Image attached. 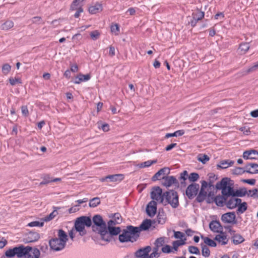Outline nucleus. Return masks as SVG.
Here are the masks:
<instances>
[{
  "label": "nucleus",
  "instance_id": "obj_1",
  "mask_svg": "<svg viewBox=\"0 0 258 258\" xmlns=\"http://www.w3.org/2000/svg\"><path fill=\"white\" fill-rule=\"evenodd\" d=\"M57 236L49 241L50 248L55 251H60L64 248L68 240V235L62 229L57 230Z\"/></svg>",
  "mask_w": 258,
  "mask_h": 258
},
{
  "label": "nucleus",
  "instance_id": "obj_2",
  "mask_svg": "<svg viewBox=\"0 0 258 258\" xmlns=\"http://www.w3.org/2000/svg\"><path fill=\"white\" fill-rule=\"evenodd\" d=\"M140 230L138 227L128 226L119 236V240L121 242L136 241L139 236Z\"/></svg>",
  "mask_w": 258,
  "mask_h": 258
},
{
  "label": "nucleus",
  "instance_id": "obj_3",
  "mask_svg": "<svg viewBox=\"0 0 258 258\" xmlns=\"http://www.w3.org/2000/svg\"><path fill=\"white\" fill-rule=\"evenodd\" d=\"M233 185L232 180L228 178H224L216 183V188L221 189L222 194L226 197H230L231 196H234L235 190L233 189Z\"/></svg>",
  "mask_w": 258,
  "mask_h": 258
},
{
  "label": "nucleus",
  "instance_id": "obj_4",
  "mask_svg": "<svg viewBox=\"0 0 258 258\" xmlns=\"http://www.w3.org/2000/svg\"><path fill=\"white\" fill-rule=\"evenodd\" d=\"M92 224L90 218L86 216H82L78 218L75 222V230L79 233L80 235L83 236L86 234L85 229V226L90 227Z\"/></svg>",
  "mask_w": 258,
  "mask_h": 258
},
{
  "label": "nucleus",
  "instance_id": "obj_5",
  "mask_svg": "<svg viewBox=\"0 0 258 258\" xmlns=\"http://www.w3.org/2000/svg\"><path fill=\"white\" fill-rule=\"evenodd\" d=\"M17 248L22 249V253L19 256V258H39L40 256V251L37 248H32L31 247L23 245L18 246Z\"/></svg>",
  "mask_w": 258,
  "mask_h": 258
},
{
  "label": "nucleus",
  "instance_id": "obj_6",
  "mask_svg": "<svg viewBox=\"0 0 258 258\" xmlns=\"http://www.w3.org/2000/svg\"><path fill=\"white\" fill-rule=\"evenodd\" d=\"M164 198L166 201L173 208L178 207V197L177 193L173 190H170L164 193Z\"/></svg>",
  "mask_w": 258,
  "mask_h": 258
},
{
  "label": "nucleus",
  "instance_id": "obj_7",
  "mask_svg": "<svg viewBox=\"0 0 258 258\" xmlns=\"http://www.w3.org/2000/svg\"><path fill=\"white\" fill-rule=\"evenodd\" d=\"M208 187V183L205 181H203L202 182L201 189L200 190V193L197 197V200L198 202H201L203 201L206 197L208 196V202L211 203L210 198L213 197L214 195V192L210 191L208 194L207 191L206 190V188Z\"/></svg>",
  "mask_w": 258,
  "mask_h": 258
},
{
  "label": "nucleus",
  "instance_id": "obj_8",
  "mask_svg": "<svg viewBox=\"0 0 258 258\" xmlns=\"http://www.w3.org/2000/svg\"><path fill=\"white\" fill-rule=\"evenodd\" d=\"M151 197L153 201H156L157 203H163L164 194L162 195V190L160 187H155L151 192Z\"/></svg>",
  "mask_w": 258,
  "mask_h": 258
},
{
  "label": "nucleus",
  "instance_id": "obj_9",
  "mask_svg": "<svg viewBox=\"0 0 258 258\" xmlns=\"http://www.w3.org/2000/svg\"><path fill=\"white\" fill-rule=\"evenodd\" d=\"M226 199L225 205L228 208L230 209L236 207L241 202V200L237 198L235 196H231Z\"/></svg>",
  "mask_w": 258,
  "mask_h": 258
},
{
  "label": "nucleus",
  "instance_id": "obj_10",
  "mask_svg": "<svg viewBox=\"0 0 258 258\" xmlns=\"http://www.w3.org/2000/svg\"><path fill=\"white\" fill-rule=\"evenodd\" d=\"M199 184L197 183H192L189 185L186 190V195L188 198L189 199H192L196 196L199 189Z\"/></svg>",
  "mask_w": 258,
  "mask_h": 258
},
{
  "label": "nucleus",
  "instance_id": "obj_11",
  "mask_svg": "<svg viewBox=\"0 0 258 258\" xmlns=\"http://www.w3.org/2000/svg\"><path fill=\"white\" fill-rule=\"evenodd\" d=\"M22 249H19L17 247H15L7 250L5 252V254L2 256L1 258H12L15 256L19 257V256H20L22 253Z\"/></svg>",
  "mask_w": 258,
  "mask_h": 258
},
{
  "label": "nucleus",
  "instance_id": "obj_12",
  "mask_svg": "<svg viewBox=\"0 0 258 258\" xmlns=\"http://www.w3.org/2000/svg\"><path fill=\"white\" fill-rule=\"evenodd\" d=\"M92 221L94 224L97 226V229L98 231L106 227V223L103 221L102 217L99 215L94 216Z\"/></svg>",
  "mask_w": 258,
  "mask_h": 258
},
{
  "label": "nucleus",
  "instance_id": "obj_13",
  "mask_svg": "<svg viewBox=\"0 0 258 258\" xmlns=\"http://www.w3.org/2000/svg\"><path fill=\"white\" fill-rule=\"evenodd\" d=\"M235 218L234 212H228L222 215L221 220L225 223H235Z\"/></svg>",
  "mask_w": 258,
  "mask_h": 258
},
{
  "label": "nucleus",
  "instance_id": "obj_14",
  "mask_svg": "<svg viewBox=\"0 0 258 258\" xmlns=\"http://www.w3.org/2000/svg\"><path fill=\"white\" fill-rule=\"evenodd\" d=\"M157 211V202L154 201H151L147 205L146 212L150 217H153Z\"/></svg>",
  "mask_w": 258,
  "mask_h": 258
},
{
  "label": "nucleus",
  "instance_id": "obj_15",
  "mask_svg": "<svg viewBox=\"0 0 258 258\" xmlns=\"http://www.w3.org/2000/svg\"><path fill=\"white\" fill-rule=\"evenodd\" d=\"M170 173V169L167 167H164L160 169L152 178L153 181H156L162 179V177L166 176V175Z\"/></svg>",
  "mask_w": 258,
  "mask_h": 258
},
{
  "label": "nucleus",
  "instance_id": "obj_16",
  "mask_svg": "<svg viewBox=\"0 0 258 258\" xmlns=\"http://www.w3.org/2000/svg\"><path fill=\"white\" fill-rule=\"evenodd\" d=\"M147 248H149L147 254V258H158L160 256L161 252L159 251V249L158 248L154 247L152 249V252L150 255L149 254V253L152 249L151 247L150 246H147L143 248H140L139 250H143Z\"/></svg>",
  "mask_w": 258,
  "mask_h": 258
},
{
  "label": "nucleus",
  "instance_id": "obj_17",
  "mask_svg": "<svg viewBox=\"0 0 258 258\" xmlns=\"http://www.w3.org/2000/svg\"><path fill=\"white\" fill-rule=\"evenodd\" d=\"M209 228L211 231L216 233H222L223 227L218 221H212L210 223Z\"/></svg>",
  "mask_w": 258,
  "mask_h": 258
},
{
  "label": "nucleus",
  "instance_id": "obj_18",
  "mask_svg": "<svg viewBox=\"0 0 258 258\" xmlns=\"http://www.w3.org/2000/svg\"><path fill=\"white\" fill-rule=\"evenodd\" d=\"M162 184L165 187H170L177 182L176 179L172 176L162 177Z\"/></svg>",
  "mask_w": 258,
  "mask_h": 258
},
{
  "label": "nucleus",
  "instance_id": "obj_19",
  "mask_svg": "<svg viewBox=\"0 0 258 258\" xmlns=\"http://www.w3.org/2000/svg\"><path fill=\"white\" fill-rule=\"evenodd\" d=\"M243 157L245 159H256L258 158V152L254 150L246 151L243 154Z\"/></svg>",
  "mask_w": 258,
  "mask_h": 258
},
{
  "label": "nucleus",
  "instance_id": "obj_20",
  "mask_svg": "<svg viewBox=\"0 0 258 258\" xmlns=\"http://www.w3.org/2000/svg\"><path fill=\"white\" fill-rule=\"evenodd\" d=\"M246 172L251 174L258 173V164L255 163H249L245 167Z\"/></svg>",
  "mask_w": 258,
  "mask_h": 258
},
{
  "label": "nucleus",
  "instance_id": "obj_21",
  "mask_svg": "<svg viewBox=\"0 0 258 258\" xmlns=\"http://www.w3.org/2000/svg\"><path fill=\"white\" fill-rule=\"evenodd\" d=\"M227 197L224 196L222 194L221 196H217L214 198V201L217 206L219 207H223L225 205Z\"/></svg>",
  "mask_w": 258,
  "mask_h": 258
},
{
  "label": "nucleus",
  "instance_id": "obj_22",
  "mask_svg": "<svg viewBox=\"0 0 258 258\" xmlns=\"http://www.w3.org/2000/svg\"><path fill=\"white\" fill-rule=\"evenodd\" d=\"M90 78L91 77L89 74L83 75L82 74H80L76 77L74 83L76 84H79L81 82L88 81Z\"/></svg>",
  "mask_w": 258,
  "mask_h": 258
},
{
  "label": "nucleus",
  "instance_id": "obj_23",
  "mask_svg": "<svg viewBox=\"0 0 258 258\" xmlns=\"http://www.w3.org/2000/svg\"><path fill=\"white\" fill-rule=\"evenodd\" d=\"M98 232L100 233L101 238L103 240L106 241H109L110 240V234L108 232L107 227L101 230H99Z\"/></svg>",
  "mask_w": 258,
  "mask_h": 258
},
{
  "label": "nucleus",
  "instance_id": "obj_24",
  "mask_svg": "<svg viewBox=\"0 0 258 258\" xmlns=\"http://www.w3.org/2000/svg\"><path fill=\"white\" fill-rule=\"evenodd\" d=\"M14 26L13 21L10 20H7L1 26V29L3 31H8L12 29Z\"/></svg>",
  "mask_w": 258,
  "mask_h": 258
},
{
  "label": "nucleus",
  "instance_id": "obj_25",
  "mask_svg": "<svg viewBox=\"0 0 258 258\" xmlns=\"http://www.w3.org/2000/svg\"><path fill=\"white\" fill-rule=\"evenodd\" d=\"M102 10V5L100 4H96L94 6H90L89 8V12L92 14H95Z\"/></svg>",
  "mask_w": 258,
  "mask_h": 258
},
{
  "label": "nucleus",
  "instance_id": "obj_26",
  "mask_svg": "<svg viewBox=\"0 0 258 258\" xmlns=\"http://www.w3.org/2000/svg\"><path fill=\"white\" fill-rule=\"evenodd\" d=\"M123 178L124 176L122 174L110 175L106 176V178H108L111 182L120 181L123 179Z\"/></svg>",
  "mask_w": 258,
  "mask_h": 258
},
{
  "label": "nucleus",
  "instance_id": "obj_27",
  "mask_svg": "<svg viewBox=\"0 0 258 258\" xmlns=\"http://www.w3.org/2000/svg\"><path fill=\"white\" fill-rule=\"evenodd\" d=\"M113 225L108 223V230L110 235H116L120 232V229L119 227H114Z\"/></svg>",
  "mask_w": 258,
  "mask_h": 258
},
{
  "label": "nucleus",
  "instance_id": "obj_28",
  "mask_svg": "<svg viewBox=\"0 0 258 258\" xmlns=\"http://www.w3.org/2000/svg\"><path fill=\"white\" fill-rule=\"evenodd\" d=\"M39 238H40V236L38 233L31 232L28 234L27 238V242H34V241L38 240Z\"/></svg>",
  "mask_w": 258,
  "mask_h": 258
},
{
  "label": "nucleus",
  "instance_id": "obj_29",
  "mask_svg": "<svg viewBox=\"0 0 258 258\" xmlns=\"http://www.w3.org/2000/svg\"><path fill=\"white\" fill-rule=\"evenodd\" d=\"M122 222V218L119 213H115L113 216V219L109 220L108 223L110 224H118Z\"/></svg>",
  "mask_w": 258,
  "mask_h": 258
},
{
  "label": "nucleus",
  "instance_id": "obj_30",
  "mask_svg": "<svg viewBox=\"0 0 258 258\" xmlns=\"http://www.w3.org/2000/svg\"><path fill=\"white\" fill-rule=\"evenodd\" d=\"M215 240L222 245H225L228 242V239L225 235L218 234L215 237Z\"/></svg>",
  "mask_w": 258,
  "mask_h": 258
},
{
  "label": "nucleus",
  "instance_id": "obj_31",
  "mask_svg": "<svg viewBox=\"0 0 258 258\" xmlns=\"http://www.w3.org/2000/svg\"><path fill=\"white\" fill-rule=\"evenodd\" d=\"M249 48V43L244 42L240 44L238 50L241 54H244L248 50Z\"/></svg>",
  "mask_w": 258,
  "mask_h": 258
},
{
  "label": "nucleus",
  "instance_id": "obj_32",
  "mask_svg": "<svg viewBox=\"0 0 258 258\" xmlns=\"http://www.w3.org/2000/svg\"><path fill=\"white\" fill-rule=\"evenodd\" d=\"M149 249L147 248L143 250H138L135 253L136 258H147V254Z\"/></svg>",
  "mask_w": 258,
  "mask_h": 258
},
{
  "label": "nucleus",
  "instance_id": "obj_33",
  "mask_svg": "<svg viewBox=\"0 0 258 258\" xmlns=\"http://www.w3.org/2000/svg\"><path fill=\"white\" fill-rule=\"evenodd\" d=\"M233 164L234 161H231L229 160H223L220 162V164L218 165V166L221 168L225 169L229 166H232Z\"/></svg>",
  "mask_w": 258,
  "mask_h": 258
},
{
  "label": "nucleus",
  "instance_id": "obj_34",
  "mask_svg": "<svg viewBox=\"0 0 258 258\" xmlns=\"http://www.w3.org/2000/svg\"><path fill=\"white\" fill-rule=\"evenodd\" d=\"M54 210L52 212H51L48 216H46L43 219V221L48 222L53 219L57 214L58 212L57 211V209H59V208L55 207Z\"/></svg>",
  "mask_w": 258,
  "mask_h": 258
},
{
  "label": "nucleus",
  "instance_id": "obj_35",
  "mask_svg": "<svg viewBox=\"0 0 258 258\" xmlns=\"http://www.w3.org/2000/svg\"><path fill=\"white\" fill-rule=\"evenodd\" d=\"M151 226V221L150 220H146L143 222V223L141 224L139 228L140 231L142 230H146L148 229Z\"/></svg>",
  "mask_w": 258,
  "mask_h": 258
},
{
  "label": "nucleus",
  "instance_id": "obj_36",
  "mask_svg": "<svg viewBox=\"0 0 258 258\" xmlns=\"http://www.w3.org/2000/svg\"><path fill=\"white\" fill-rule=\"evenodd\" d=\"M202 238L204 241V244L205 245H208L211 247H216L217 244L212 239L209 238V237H201Z\"/></svg>",
  "mask_w": 258,
  "mask_h": 258
},
{
  "label": "nucleus",
  "instance_id": "obj_37",
  "mask_svg": "<svg viewBox=\"0 0 258 258\" xmlns=\"http://www.w3.org/2000/svg\"><path fill=\"white\" fill-rule=\"evenodd\" d=\"M233 242L235 244H238L244 241L243 237L239 234H235L233 237Z\"/></svg>",
  "mask_w": 258,
  "mask_h": 258
},
{
  "label": "nucleus",
  "instance_id": "obj_38",
  "mask_svg": "<svg viewBox=\"0 0 258 258\" xmlns=\"http://www.w3.org/2000/svg\"><path fill=\"white\" fill-rule=\"evenodd\" d=\"M82 3L78 0H74L71 4L70 9L72 11L78 10L82 8Z\"/></svg>",
  "mask_w": 258,
  "mask_h": 258
},
{
  "label": "nucleus",
  "instance_id": "obj_39",
  "mask_svg": "<svg viewBox=\"0 0 258 258\" xmlns=\"http://www.w3.org/2000/svg\"><path fill=\"white\" fill-rule=\"evenodd\" d=\"M201 247L202 255L205 257H209L210 255V251L209 248L205 244H201Z\"/></svg>",
  "mask_w": 258,
  "mask_h": 258
},
{
  "label": "nucleus",
  "instance_id": "obj_40",
  "mask_svg": "<svg viewBox=\"0 0 258 258\" xmlns=\"http://www.w3.org/2000/svg\"><path fill=\"white\" fill-rule=\"evenodd\" d=\"M197 159L199 161L202 162L203 164L206 163L210 160L209 156L206 154H199L197 156Z\"/></svg>",
  "mask_w": 258,
  "mask_h": 258
},
{
  "label": "nucleus",
  "instance_id": "obj_41",
  "mask_svg": "<svg viewBox=\"0 0 258 258\" xmlns=\"http://www.w3.org/2000/svg\"><path fill=\"white\" fill-rule=\"evenodd\" d=\"M184 134L183 130H178L173 133H168L166 135L165 138H168L172 137H177L182 136Z\"/></svg>",
  "mask_w": 258,
  "mask_h": 258
},
{
  "label": "nucleus",
  "instance_id": "obj_42",
  "mask_svg": "<svg viewBox=\"0 0 258 258\" xmlns=\"http://www.w3.org/2000/svg\"><path fill=\"white\" fill-rule=\"evenodd\" d=\"M100 204V199L98 197L94 198L90 201L89 206L94 208Z\"/></svg>",
  "mask_w": 258,
  "mask_h": 258
},
{
  "label": "nucleus",
  "instance_id": "obj_43",
  "mask_svg": "<svg viewBox=\"0 0 258 258\" xmlns=\"http://www.w3.org/2000/svg\"><path fill=\"white\" fill-rule=\"evenodd\" d=\"M237 212L239 213H243L247 209V204L245 202L240 203L238 206Z\"/></svg>",
  "mask_w": 258,
  "mask_h": 258
},
{
  "label": "nucleus",
  "instance_id": "obj_44",
  "mask_svg": "<svg viewBox=\"0 0 258 258\" xmlns=\"http://www.w3.org/2000/svg\"><path fill=\"white\" fill-rule=\"evenodd\" d=\"M247 193V191L246 188H240L239 189H237L236 190H235L234 191V196L236 197H243Z\"/></svg>",
  "mask_w": 258,
  "mask_h": 258
},
{
  "label": "nucleus",
  "instance_id": "obj_45",
  "mask_svg": "<svg viewBox=\"0 0 258 258\" xmlns=\"http://www.w3.org/2000/svg\"><path fill=\"white\" fill-rule=\"evenodd\" d=\"M11 66L8 63L4 64L2 67V72L3 73L7 75L11 71Z\"/></svg>",
  "mask_w": 258,
  "mask_h": 258
},
{
  "label": "nucleus",
  "instance_id": "obj_46",
  "mask_svg": "<svg viewBox=\"0 0 258 258\" xmlns=\"http://www.w3.org/2000/svg\"><path fill=\"white\" fill-rule=\"evenodd\" d=\"M165 243V240L164 238L161 237L157 239L155 242V247L156 248H158L159 249L160 247L163 245V244Z\"/></svg>",
  "mask_w": 258,
  "mask_h": 258
},
{
  "label": "nucleus",
  "instance_id": "obj_47",
  "mask_svg": "<svg viewBox=\"0 0 258 258\" xmlns=\"http://www.w3.org/2000/svg\"><path fill=\"white\" fill-rule=\"evenodd\" d=\"M9 82L12 86H15L17 84H21L22 82L19 78H12L11 77L9 79Z\"/></svg>",
  "mask_w": 258,
  "mask_h": 258
},
{
  "label": "nucleus",
  "instance_id": "obj_48",
  "mask_svg": "<svg viewBox=\"0 0 258 258\" xmlns=\"http://www.w3.org/2000/svg\"><path fill=\"white\" fill-rule=\"evenodd\" d=\"M184 244L185 242L183 239L176 240L173 242V247L175 250H177L179 246L182 245Z\"/></svg>",
  "mask_w": 258,
  "mask_h": 258
},
{
  "label": "nucleus",
  "instance_id": "obj_49",
  "mask_svg": "<svg viewBox=\"0 0 258 258\" xmlns=\"http://www.w3.org/2000/svg\"><path fill=\"white\" fill-rule=\"evenodd\" d=\"M111 31L115 35H118L119 32V27L118 24H114L111 26Z\"/></svg>",
  "mask_w": 258,
  "mask_h": 258
},
{
  "label": "nucleus",
  "instance_id": "obj_50",
  "mask_svg": "<svg viewBox=\"0 0 258 258\" xmlns=\"http://www.w3.org/2000/svg\"><path fill=\"white\" fill-rule=\"evenodd\" d=\"M100 36V33L98 30H95L92 31L90 33V36L93 40H96L98 39Z\"/></svg>",
  "mask_w": 258,
  "mask_h": 258
},
{
  "label": "nucleus",
  "instance_id": "obj_51",
  "mask_svg": "<svg viewBox=\"0 0 258 258\" xmlns=\"http://www.w3.org/2000/svg\"><path fill=\"white\" fill-rule=\"evenodd\" d=\"M188 178L190 181L194 182L198 180L199 178V175L198 173L193 172L189 174Z\"/></svg>",
  "mask_w": 258,
  "mask_h": 258
},
{
  "label": "nucleus",
  "instance_id": "obj_52",
  "mask_svg": "<svg viewBox=\"0 0 258 258\" xmlns=\"http://www.w3.org/2000/svg\"><path fill=\"white\" fill-rule=\"evenodd\" d=\"M192 16L194 19L201 20L204 17V12L198 11L195 13H193Z\"/></svg>",
  "mask_w": 258,
  "mask_h": 258
},
{
  "label": "nucleus",
  "instance_id": "obj_53",
  "mask_svg": "<svg viewBox=\"0 0 258 258\" xmlns=\"http://www.w3.org/2000/svg\"><path fill=\"white\" fill-rule=\"evenodd\" d=\"M188 251L190 253L195 254H200V250L197 247L190 246L188 247Z\"/></svg>",
  "mask_w": 258,
  "mask_h": 258
},
{
  "label": "nucleus",
  "instance_id": "obj_54",
  "mask_svg": "<svg viewBox=\"0 0 258 258\" xmlns=\"http://www.w3.org/2000/svg\"><path fill=\"white\" fill-rule=\"evenodd\" d=\"M246 172L245 169L241 167H236L232 170V173L236 175L241 174Z\"/></svg>",
  "mask_w": 258,
  "mask_h": 258
},
{
  "label": "nucleus",
  "instance_id": "obj_55",
  "mask_svg": "<svg viewBox=\"0 0 258 258\" xmlns=\"http://www.w3.org/2000/svg\"><path fill=\"white\" fill-rule=\"evenodd\" d=\"M137 166L140 168H143L150 167V166H151V164L150 160H148L147 161L140 163L138 164Z\"/></svg>",
  "mask_w": 258,
  "mask_h": 258
},
{
  "label": "nucleus",
  "instance_id": "obj_56",
  "mask_svg": "<svg viewBox=\"0 0 258 258\" xmlns=\"http://www.w3.org/2000/svg\"><path fill=\"white\" fill-rule=\"evenodd\" d=\"M44 222H40L39 221H33L28 224V226L29 227H42L43 226Z\"/></svg>",
  "mask_w": 258,
  "mask_h": 258
},
{
  "label": "nucleus",
  "instance_id": "obj_57",
  "mask_svg": "<svg viewBox=\"0 0 258 258\" xmlns=\"http://www.w3.org/2000/svg\"><path fill=\"white\" fill-rule=\"evenodd\" d=\"M247 195L251 197L255 196L258 197V188L249 190L247 192Z\"/></svg>",
  "mask_w": 258,
  "mask_h": 258
},
{
  "label": "nucleus",
  "instance_id": "obj_58",
  "mask_svg": "<svg viewBox=\"0 0 258 258\" xmlns=\"http://www.w3.org/2000/svg\"><path fill=\"white\" fill-rule=\"evenodd\" d=\"M174 236L175 238L180 239V240H181L184 236V234L181 232L174 231Z\"/></svg>",
  "mask_w": 258,
  "mask_h": 258
},
{
  "label": "nucleus",
  "instance_id": "obj_59",
  "mask_svg": "<svg viewBox=\"0 0 258 258\" xmlns=\"http://www.w3.org/2000/svg\"><path fill=\"white\" fill-rule=\"evenodd\" d=\"M157 218L159 223L163 224L165 222V218L163 214H159Z\"/></svg>",
  "mask_w": 258,
  "mask_h": 258
},
{
  "label": "nucleus",
  "instance_id": "obj_60",
  "mask_svg": "<svg viewBox=\"0 0 258 258\" xmlns=\"http://www.w3.org/2000/svg\"><path fill=\"white\" fill-rule=\"evenodd\" d=\"M79 205H76L74 206L71 207L69 209V213L70 214L75 213L79 210Z\"/></svg>",
  "mask_w": 258,
  "mask_h": 258
},
{
  "label": "nucleus",
  "instance_id": "obj_61",
  "mask_svg": "<svg viewBox=\"0 0 258 258\" xmlns=\"http://www.w3.org/2000/svg\"><path fill=\"white\" fill-rule=\"evenodd\" d=\"M42 21V19L40 17H34L32 19V22L34 24H40Z\"/></svg>",
  "mask_w": 258,
  "mask_h": 258
},
{
  "label": "nucleus",
  "instance_id": "obj_62",
  "mask_svg": "<svg viewBox=\"0 0 258 258\" xmlns=\"http://www.w3.org/2000/svg\"><path fill=\"white\" fill-rule=\"evenodd\" d=\"M257 68H258V61L256 63H255L253 66H252L251 67H250L249 69H248L247 70H246V74H248L250 72H253V71H255Z\"/></svg>",
  "mask_w": 258,
  "mask_h": 258
},
{
  "label": "nucleus",
  "instance_id": "obj_63",
  "mask_svg": "<svg viewBox=\"0 0 258 258\" xmlns=\"http://www.w3.org/2000/svg\"><path fill=\"white\" fill-rule=\"evenodd\" d=\"M21 111L23 115L25 116H27L29 114L28 109L26 106H22L21 107Z\"/></svg>",
  "mask_w": 258,
  "mask_h": 258
},
{
  "label": "nucleus",
  "instance_id": "obj_64",
  "mask_svg": "<svg viewBox=\"0 0 258 258\" xmlns=\"http://www.w3.org/2000/svg\"><path fill=\"white\" fill-rule=\"evenodd\" d=\"M162 251L164 253H170L171 252L170 246L168 245H166L162 248Z\"/></svg>",
  "mask_w": 258,
  "mask_h": 258
}]
</instances>
